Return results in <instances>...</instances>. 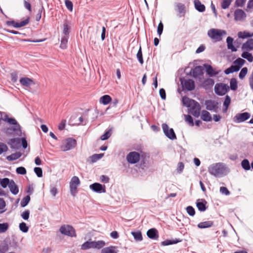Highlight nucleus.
Here are the masks:
<instances>
[{
    "label": "nucleus",
    "mask_w": 253,
    "mask_h": 253,
    "mask_svg": "<svg viewBox=\"0 0 253 253\" xmlns=\"http://www.w3.org/2000/svg\"><path fill=\"white\" fill-rule=\"evenodd\" d=\"M209 172L212 175L216 177H222L227 175L229 172V169L225 164L222 163H217L210 165L208 168Z\"/></svg>",
    "instance_id": "1"
},
{
    "label": "nucleus",
    "mask_w": 253,
    "mask_h": 253,
    "mask_svg": "<svg viewBox=\"0 0 253 253\" xmlns=\"http://www.w3.org/2000/svg\"><path fill=\"white\" fill-rule=\"evenodd\" d=\"M227 35L225 30L212 28L208 31V36L214 42L221 41L223 37Z\"/></svg>",
    "instance_id": "2"
},
{
    "label": "nucleus",
    "mask_w": 253,
    "mask_h": 253,
    "mask_svg": "<svg viewBox=\"0 0 253 253\" xmlns=\"http://www.w3.org/2000/svg\"><path fill=\"white\" fill-rule=\"evenodd\" d=\"M105 245V242L102 240H99L97 241L88 240L82 245L81 249L83 250H88L90 249L99 250L104 247Z\"/></svg>",
    "instance_id": "3"
},
{
    "label": "nucleus",
    "mask_w": 253,
    "mask_h": 253,
    "mask_svg": "<svg viewBox=\"0 0 253 253\" xmlns=\"http://www.w3.org/2000/svg\"><path fill=\"white\" fill-rule=\"evenodd\" d=\"M77 145L76 140L73 138H68L62 141L60 148L63 151L73 149Z\"/></svg>",
    "instance_id": "4"
},
{
    "label": "nucleus",
    "mask_w": 253,
    "mask_h": 253,
    "mask_svg": "<svg viewBox=\"0 0 253 253\" xmlns=\"http://www.w3.org/2000/svg\"><path fill=\"white\" fill-rule=\"evenodd\" d=\"M59 231L61 233L65 235L75 237L77 236L74 228L69 225H64L61 226L60 228Z\"/></svg>",
    "instance_id": "5"
},
{
    "label": "nucleus",
    "mask_w": 253,
    "mask_h": 253,
    "mask_svg": "<svg viewBox=\"0 0 253 253\" xmlns=\"http://www.w3.org/2000/svg\"><path fill=\"white\" fill-rule=\"evenodd\" d=\"M229 89V86L223 83L216 84L214 86L215 93L220 96L225 94Z\"/></svg>",
    "instance_id": "6"
},
{
    "label": "nucleus",
    "mask_w": 253,
    "mask_h": 253,
    "mask_svg": "<svg viewBox=\"0 0 253 253\" xmlns=\"http://www.w3.org/2000/svg\"><path fill=\"white\" fill-rule=\"evenodd\" d=\"M80 183V181L78 177L73 176L70 182V189L71 195L75 196L77 193V189Z\"/></svg>",
    "instance_id": "7"
},
{
    "label": "nucleus",
    "mask_w": 253,
    "mask_h": 253,
    "mask_svg": "<svg viewBox=\"0 0 253 253\" xmlns=\"http://www.w3.org/2000/svg\"><path fill=\"white\" fill-rule=\"evenodd\" d=\"M162 129L166 136L171 140L176 139V136L173 129L169 128L168 125L166 124H163Z\"/></svg>",
    "instance_id": "8"
},
{
    "label": "nucleus",
    "mask_w": 253,
    "mask_h": 253,
    "mask_svg": "<svg viewBox=\"0 0 253 253\" xmlns=\"http://www.w3.org/2000/svg\"><path fill=\"white\" fill-rule=\"evenodd\" d=\"M251 115L248 112L237 114L233 118V121L236 123H241L248 120Z\"/></svg>",
    "instance_id": "9"
},
{
    "label": "nucleus",
    "mask_w": 253,
    "mask_h": 253,
    "mask_svg": "<svg viewBox=\"0 0 253 253\" xmlns=\"http://www.w3.org/2000/svg\"><path fill=\"white\" fill-rule=\"evenodd\" d=\"M140 159V154L137 152H131L126 156V160L130 164H135L137 163Z\"/></svg>",
    "instance_id": "10"
},
{
    "label": "nucleus",
    "mask_w": 253,
    "mask_h": 253,
    "mask_svg": "<svg viewBox=\"0 0 253 253\" xmlns=\"http://www.w3.org/2000/svg\"><path fill=\"white\" fill-rule=\"evenodd\" d=\"M89 188L93 191L98 193H105L106 187L104 185H102L99 183H94L89 185Z\"/></svg>",
    "instance_id": "11"
},
{
    "label": "nucleus",
    "mask_w": 253,
    "mask_h": 253,
    "mask_svg": "<svg viewBox=\"0 0 253 253\" xmlns=\"http://www.w3.org/2000/svg\"><path fill=\"white\" fill-rule=\"evenodd\" d=\"M205 104L207 110L217 112L218 108L217 102L212 100H208L205 101Z\"/></svg>",
    "instance_id": "12"
},
{
    "label": "nucleus",
    "mask_w": 253,
    "mask_h": 253,
    "mask_svg": "<svg viewBox=\"0 0 253 253\" xmlns=\"http://www.w3.org/2000/svg\"><path fill=\"white\" fill-rule=\"evenodd\" d=\"M29 23V18H27L24 20L20 22H17L13 20L12 21H7L6 22V24L8 26H12L13 27L16 28H21L23 26L27 25Z\"/></svg>",
    "instance_id": "13"
},
{
    "label": "nucleus",
    "mask_w": 253,
    "mask_h": 253,
    "mask_svg": "<svg viewBox=\"0 0 253 253\" xmlns=\"http://www.w3.org/2000/svg\"><path fill=\"white\" fill-rule=\"evenodd\" d=\"M181 84L184 89L187 90H192L195 88V83L191 79L181 80Z\"/></svg>",
    "instance_id": "14"
},
{
    "label": "nucleus",
    "mask_w": 253,
    "mask_h": 253,
    "mask_svg": "<svg viewBox=\"0 0 253 253\" xmlns=\"http://www.w3.org/2000/svg\"><path fill=\"white\" fill-rule=\"evenodd\" d=\"M190 113L195 117H198L200 115L201 106L196 101L190 106Z\"/></svg>",
    "instance_id": "15"
},
{
    "label": "nucleus",
    "mask_w": 253,
    "mask_h": 253,
    "mask_svg": "<svg viewBox=\"0 0 253 253\" xmlns=\"http://www.w3.org/2000/svg\"><path fill=\"white\" fill-rule=\"evenodd\" d=\"M204 67L206 69V73L210 77L215 76L219 73V71L213 69L210 65L205 64Z\"/></svg>",
    "instance_id": "16"
},
{
    "label": "nucleus",
    "mask_w": 253,
    "mask_h": 253,
    "mask_svg": "<svg viewBox=\"0 0 253 253\" xmlns=\"http://www.w3.org/2000/svg\"><path fill=\"white\" fill-rule=\"evenodd\" d=\"M246 17V14L242 9H237L234 12V19L235 20L242 21Z\"/></svg>",
    "instance_id": "17"
},
{
    "label": "nucleus",
    "mask_w": 253,
    "mask_h": 253,
    "mask_svg": "<svg viewBox=\"0 0 253 253\" xmlns=\"http://www.w3.org/2000/svg\"><path fill=\"white\" fill-rule=\"evenodd\" d=\"M0 115L1 119L4 121L7 122L9 124L13 125V126L19 125L15 119L8 118L7 115L5 113L0 112Z\"/></svg>",
    "instance_id": "18"
},
{
    "label": "nucleus",
    "mask_w": 253,
    "mask_h": 253,
    "mask_svg": "<svg viewBox=\"0 0 253 253\" xmlns=\"http://www.w3.org/2000/svg\"><path fill=\"white\" fill-rule=\"evenodd\" d=\"M19 132H21L20 125L13 126L4 128V132L9 135L12 134L14 132L18 134Z\"/></svg>",
    "instance_id": "19"
},
{
    "label": "nucleus",
    "mask_w": 253,
    "mask_h": 253,
    "mask_svg": "<svg viewBox=\"0 0 253 253\" xmlns=\"http://www.w3.org/2000/svg\"><path fill=\"white\" fill-rule=\"evenodd\" d=\"M8 144L12 149H18L20 147L21 140L20 138H12L9 140Z\"/></svg>",
    "instance_id": "20"
},
{
    "label": "nucleus",
    "mask_w": 253,
    "mask_h": 253,
    "mask_svg": "<svg viewBox=\"0 0 253 253\" xmlns=\"http://www.w3.org/2000/svg\"><path fill=\"white\" fill-rule=\"evenodd\" d=\"M242 49L244 51H251L253 49V39H250L242 46Z\"/></svg>",
    "instance_id": "21"
},
{
    "label": "nucleus",
    "mask_w": 253,
    "mask_h": 253,
    "mask_svg": "<svg viewBox=\"0 0 253 253\" xmlns=\"http://www.w3.org/2000/svg\"><path fill=\"white\" fill-rule=\"evenodd\" d=\"M119 250L117 246H110L102 249L101 253H118Z\"/></svg>",
    "instance_id": "22"
},
{
    "label": "nucleus",
    "mask_w": 253,
    "mask_h": 253,
    "mask_svg": "<svg viewBox=\"0 0 253 253\" xmlns=\"http://www.w3.org/2000/svg\"><path fill=\"white\" fill-rule=\"evenodd\" d=\"M207 202L203 199H198L196 202V206L198 210L201 211H204L206 210V206Z\"/></svg>",
    "instance_id": "23"
},
{
    "label": "nucleus",
    "mask_w": 253,
    "mask_h": 253,
    "mask_svg": "<svg viewBox=\"0 0 253 253\" xmlns=\"http://www.w3.org/2000/svg\"><path fill=\"white\" fill-rule=\"evenodd\" d=\"M203 73V68L200 66L195 67L191 72L192 76L195 78H197L202 75Z\"/></svg>",
    "instance_id": "24"
},
{
    "label": "nucleus",
    "mask_w": 253,
    "mask_h": 253,
    "mask_svg": "<svg viewBox=\"0 0 253 253\" xmlns=\"http://www.w3.org/2000/svg\"><path fill=\"white\" fill-rule=\"evenodd\" d=\"M148 237L152 239H157L159 237L158 231L155 228H152L148 230L147 232Z\"/></svg>",
    "instance_id": "25"
},
{
    "label": "nucleus",
    "mask_w": 253,
    "mask_h": 253,
    "mask_svg": "<svg viewBox=\"0 0 253 253\" xmlns=\"http://www.w3.org/2000/svg\"><path fill=\"white\" fill-rule=\"evenodd\" d=\"M201 118L203 121L205 122H210L212 120L210 113L206 110H203L202 111Z\"/></svg>",
    "instance_id": "26"
},
{
    "label": "nucleus",
    "mask_w": 253,
    "mask_h": 253,
    "mask_svg": "<svg viewBox=\"0 0 253 253\" xmlns=\"http://www.w3.org/2000/svg\"><path fill=\"white\" fill-rule=\"evenodd\" d=\"M9 188L10 189V192L14 195H16L18 194L19 192V189L14 182V181L12 180L10 181V183L9 185Z\"/></svg>",
    "instance_id": "27"
},
{
    "label": "nucleus",
    "mask_w": 253,
    "mask_h": 253,
    "mask_svg": "<svg viewBox=\"0 0 253 253\" xmlns=\"http://www.w3.org/2000/svg\"><path fill=\"white\" fill-rule=\"evenodd\" d=\"M194 3L196 9L198 11L202 12L205 10V5L199 0H194Z\"/></svg>",
    "instance_id": "28"
},
{
    "label": "nucleus",
    "mask_w": 253,
    "mask_h": 253,
    "mask_svg": "<svg viewBox=\"0 0 253 253\" xmlns=\"http://www.w3.org/2000/svg\"><path fill=\"white\" fill-rule=\"evenodd\" d=\"M231 103V98L229 95H226L223 104V112L226 113Z\"/></svg>",
    "instance_id": "29"
},
{
    "label": "nucleus",
    "mask_w": 253,
    "mask_h": 253,
    "mask_svg": "<svg viewBox=\"0 0 253 253\" xmlns=\"http://www.w3.org/2000/svg\"><path fill=\"white\" fill-rule=\"evenodd\" d=\"M196 102L194 100L190 99L188 97L184 96L182 97V102L184 106L190 107Z\"/></svg>",
    "instance_id": "30"
},
{
    "label": "nucleus",
    "mask_w": 253,
    "mask_h": 253,
    "mask_svg": "<svg viewBox=\"0 0 253 253\" xmlns=\"http://www.w3.org/2000/svg\"><path fill=\"white\" fill-rule=\"evenodd\" d=\"M213 225V222L212 221H206L199 223L197 226L201 229L211 227Z\"/></svg>",
    "instance_id": "31"
},
{
    "label": "nucleus",
    "mask_w": 253,
    "mask_h": 253,
    "mask_svg": "<svg viewBox=\"0 0 253 253\" xmlns=\"http://www.w3.org/2000/svg\"><path fill=\"white\" fill-rule=\"evenodd\" d=\"M112 101V98L108 95H104L100 97L99 102L103 105H107Z\"/></svg>",
    "instance_id": "32"
},
{
    "label": "nucleus",
    "mask_w": 253,
    "mask_h": 253,
    "mask_svg": "<svg viewBox=\"0 0 253 253\" xmlns=\"http://www.w3.org/2000/svg\"><path fill=\"white\" fill-rule=\"evenodd\" d=\"M20 83L24 86H29L33 83V81L28 78H22L20 80Z\"/></svg>",
    "instance_id": "33"
},
{
    "label": "nucleus",
    "mask_w": 253,
    "mask_h": 253,
    "mask_svg": "<svg viewBox=\"0 0 253 253\" xmlns=\"http://www.w3.org/2000/svg\"><path fill=\"white\" fill-rule=\"evenodd\" d=\"M233 39L230 37H227L226 42L227 43L228 48L231 49L232 51H237V49L233 44Z\"/></svg>",
    "instance_id": "34"
},
{
    "label": "nucleus",
    "mask_w": 253,
    "mask_h": 253,
    "mask_svg": "<svg viewBox=\"0 0 253 253\" xmlns=\"http://www.w3.org/2000/svg\"><path fill=\"white\" fill-rule=\"evenodd\" d=\"M240 70V67H236L235 64L232 65L229 68H227L224 71V73L226 75L232 73L233 72H237Z\"/></svg>",
    "instance_id": "35"
},
{
    "label": "nucleus",
    "mask_w": 253,
    "mask_h": 253,
    "mask_svg": "<svg viewBox=\"0 0 253 253\" xmlns=\"http://www.w3.org/2000/svg\"><path fill=\"white\" fill-rule=\"evenodd\" d=\"M249 51H245L241 54V56L246 59L249 62H252L253 61V55L248 52Z\"/></svg>",
    "instance_id": "36"
},
{
    "label": "nucleus",
    "mask_w": 253,
    "mask_h": 253,
    "mask_svg": "<svg viewBox=\"0 0 253 253\" xmlns=\"http://www.w3.org/2000/svg\"><path fill=\"white\" fill-rule=\"evenodd\" d=\"M238 36L239 38L241 39H246L249 37H253V32L251 34L247 31L239 32L238 33Z\"/></svg>",
    "instance_id": "37"
},
{
    "label": "nucleus",
    "mask_w": 253,
    "mask_h": 253,
    "mask_svg": "<svg viewBox=\"0 0 253 253\" xmlns=\"http://www.w3.org/2000/svg\"><path fill=\"white\" fill-rule=\"evenodd\" d=\"M131 233L133 236L134 239L135 240V241H141L142 240V236L140 231H132Z\"/></svg>",
    "instance_id": "38"
},
{
    "label": "nucleus",
    "mask_w": 253,
    "mask_h": 253,
    "mask_svg": "<svg viewBox=\"0 0 253 253\" xmlns=\"http://www.w3.org/2000/svg\"><path fill=\"white\" fill-rule=\"evenodd\" d=\"M104 156L103 153L101 154H95L89 157V159L90 160V161L91 163H93L96 162L97 161L99 160V159H101L103 156Z\"/></svg>",
    "instance_id": "39"
},
{
    "label": "nucleus",
    "mask_w": 253,
    "mask_h": 253,
    "mask_svg": "<svg viewBox=\"0 0 253 253\" xmlns=\"http://www.w3.org/2000/svg\"><path fill=\"white\" fill-rule=\"evenodd\" d=\"M180 241L178 239H174V240H166L163 241L161 243L163 246H168L172 244H176L179 242Z\"/></svg>",
    "instance_id": "40"
},
{
    "label": "nucleus",
    "mask_w": 253,
    "mask_h": 253,
    "mask_svg": "<svg viewBox=\"0 0 253 253\" xmlns=\"http://www.w3.org/2000/svg\"><path fill=\"white\" fill-rule=\"evenodd\" d=\"M21 156V154L20 152H16L14 154H12L11 155L7 157V159L9 161H13L15 160L18 158H19Z\"/></svg>",
    "instance_id": "41"
},
{
    "label": "nucleus",
    "mask_w": 253,
    "mask_h": 253,
    "mask_svg": "<svg viewBox=\"0 0 253 253\" xmlns=\"http://www.w3.org/2000/svg\"><path fill=\"white\" fill-rule=\"evenodd\" d=\"M230 87L232 90H236L237 89V81L236 79L232 78L230 80Z\"/></svg>",
    "instance_id": "42"
},
{
    "label": "nucleus",
    "mask_w": 253,
    "mask_h": 253,
    "mask_svg": "<svg viewBox=\"0 0 253 253\" xmlns=\"http://www.w3.org/2000/svg\"><path fill=\"white\" fill-rule=\"evenodd\" d=\"M241 166L246 170H248L251 168L250 162L247 159H244L242 161Z\"/></svg>",
    "instance_id": "43"
},
{
    "label": "nucleus",
    "mask_w": 253,
    "mask_h": 253,
    "mask_svg": "<svg viewBox=\"0 0 253 253\" xmlns=\"http://www.w3.org/2000/svg\"><path fill=\"white\" fill-rule=\"evenodd\" d=\"M10 183V181H9V179L7 178L0 179V184L4 188H6L7 186H9Z\"/></svg>",
    "instance_id": "44"
},
{
    "label": "nucleus",
    "mask_w": 253,
    "mask_h": 253,
    "mask_svg": "<svg viewBox=\"0 0 253 253\" xmlns=\"http://www.w3.org/2000/svg\"><path fill=\"white\" fill-rule=\"evenodd\" d=\"M232 0H223L221 3V6L222 9H226L229 7Z\"/></svg>",
    "instance_id": "45"
},
{
    "label": "nucleus",
    "mask_w": 253,
    "mask_h": 253,
    "mask_svg": "<svg viewBox=\"0 0 253 253\" xmlns=\"http://www.w3.org/2000/svg\"><path fill=\"white\" fill-rule=\"evenodd\" d=\"M245 61L241 58H238L235 61H234L233 64H235L236 67H240V69L241 67L244 64Z\"/></svg>",
    "instance_id": "46"
},
{
    "label": "nucleus",
    "mask_w": 253,
    "mask_h": 253,
    "mask_svg": "<svg viewBox=\"0 0 253 253\" xmlns=\"http://www.w3.org/2000/svg\"><path fill=\"white\" fill-rule=\"evenodd\" d=\"M9 228V224L7 222L0 223V234L5 232Z\"/></svg>",
    "instance_id": "47"
},
{
    "label": "nucleus",
    "mask_w": 253,
    "mask_h": 253,
    "mask_svg": "<svg viewBox=\"0 0 253 253\" xmlns=\"http://www.w3.org/2000/svg\"><path fill=\"white\" fill-rule=\"evenodd\" d=\"M68 37L64 36L61 41L60 47L62 49H66L67 47Z\"/></svg>",
    "instance_id": "48"
},
{
    "label": "nucleus",
    "mask_w": 253,
    "mask_h": 253,
    "mask_svg": "<svg viewBox=\"0 0 253 253\" xmlns=\"http://www.w3.org/2000/svg\"><path fill=\"white\" fill-rule=\"evenodd\" d=\"M30 201V197L29 195L26 196L21 201L20 205L22 207H26Z\"/></svg>",
    "instance_id": "49"
},
{
    "label": "nucleus",
    "mask_w": 253,
    "mask_h": 253,
    "mask_svg": "<svg viewBox=\"0 0 253 253\" xmlns=\"http://www.w3.org/2000/svg\"><path fill=\"white\" fill-rule=\"evenodd\" d=\"M137 58L139 61V62L142 64L143 63V59L142 57V50H141V47H139V49L137 52V53L136 54Z\"/></svg>",
    "instance_id": "50"
},
{
    "label": "nucleus",
    "mask_w": 253,
    "mask_h": 253,
    "mask_svg": "<svg viewBox=\"0 0 253 253\" xmlns=\"http://www.w3.org/2000/svg\"><path fill=\"white\" fill-rule=\"evenodd\" d=\"M19 229L22 232L24 233H27L28 231L29 227L27 226L25 222H23L20 223Z\"/></svg>",
    "instance_id": "51"
},
{
    "label": "nucleus",
    "mask_w": 253,
    "mask_h": 253,
    "mask_svg": "<svg viewBox=\"0 0 253 253\" xmlns=\"http://www.w3.org/2000/svg\"><path fill=\"white\" fill-rule=\"evenodd\" d=\"M247 72H248V69L247 67H244L243 68H242L239 73V78L241 79H243L245 78V77L246 76V75H247Z\"/></svg>",
    "instance_id": "52"
},
{
    "label": "nucleus",
    "mask_w": 253,
    "mask_h": 253,
    "mask_svg": "<svg viewBox=\"0 0 253 253\" xmlns=\"http://www.w3.org/2000/svg\"><path fill=\"white\" fill-rule=\"evenodd\" d=\"M65 5L67 8L70 11H73V5L72 2L70 0H65Z\"/></svg>",
    "instance_id": "53"
},
{
    "label": "nucleus",
    "mask_w": 253,
    "mask_h": 253,
    "mask_svg": "<svg viewBox=\"0 0 253 253\" xmlns=\"http://www.w3.org/2000/svg\"><path fill=\"white\" fill-rule=\"evenodd\" d=\"M186 211L188 214L190 216H194L195 214V210L192 206H188L186 208Z\"/></svg>",
    "instance_id": "54"
},
{
    "label": "nucleus",
    "mask_w": 253,
    "mask_h": 253,
    "mask_svg": "<svg viewBox=\"0 0 253 253\" xmlns=\"http://www.w3.org/2000/svg\"><path fill=\"white\" fill-rule=\"evenodd\" d=\"M16 171L18 174H25L26 173V170L25 168L23 167H20L16 169Z\"/></svg>",
    "instance_id": "55"
},
{
    "label": "nucleus",
    "mask_w": 253,
    "mask_h": 253,
    "mask_svg": "<svg viewBox=\"0 0 253 253\" xmlns=\"http://www.w3.org/2000/svg\"><path fill=\"white\" fill-rule=\"evenodd\" d=\"M34 172L39 177H41L42 176V171L41 168L36 167L34 168Z\"/></svg>",
    "instance_id": "56"
},
{
    "label": "nucleus",
    "mask_w": 253,
    "mask_h": 253,
    "mask_svg": "<svg viewBox=\"0 0 253 253\" xmlns=\"http://www.w3.org/2000/svg\"><path fill=\"white\" fill-rule=\"evenodd\" d=\"M30 211L29 210L25 211L21 213V217L24 220H28L29 218Z\"/></svg>",
    "instance_id": "57"
},
{
    "label": "nucleus",
    "mask_w": 253,
    "mask_h": 253,
    "mask_svg": "<svg viewBox=\"0 0 253 253\" xmlns=\"http://www.w3.org/2000/svg\"><path fill=\"white\" fill-rule=\"evenodd\" d=\"M164 26L162 22L159 24L158 28H157V33L159 35V37L161 36L163 33Z\"/></svg>",
    "instance_id": "58"
},
{
    "label": "nucleus",
    "mask_w": 253,
    "mask_h": 253,
    "mask_svg": "<svg viewBox=\"0 0 253 253\" xmlns=\"http://www.w3.org/2000/svg\"><path fill=\"white\" fill-rule=\"evenodd\" d=\"M111 136L110 130L107 131L104 134L101 135L100 138L102 140H105L108 139Z\"/></svg>",
    "instance_id": "59"
},
{
    "label": "nucleus",
    "mask_w": 253,
    "mask_h": 253,
    "mask_svg": "<svg viewBox=\"0 0 253 253\" xmlns=\"http://www.w3.org/2000/svg\"><path fill=\"white\" fill-rule=\"evenodd\" d=\"M185 121L188 122L190 126H193L194 123L192 117L190 115H185Z\"/></svg>",
    "instance_id": "60"
},
{
    "label": "nucleus",
    "mask_w": 253,
    "mask_h": 253,
    "mask_svg": "<svg viewBox=\"0 0 253 253\" xmlns=\"http://www.w3.org/2000/svg\"><path fill=\"white\" fill-rule=\"evenodd\" d=\"M176 7L180 13H182L185 10V5L181 3H178L176 4Z\"/></svg>",
    "instance_id": "61"
},
{
    "label": "nucleus",
    "mask_w": 253,
    "mask_h": 253,
    "mask_svg": "<svg viewBox=\"0 0 253 253\" xmlns=\"http://www.w3.org/2000/svg\"><path fill=\"white\" fill-rule=\"evenodd\" d=\"M184 165L182 162H179L178 164V167L177 168V172L179 173H181L184 169Z\"/></svg>",
    "instance_id": "62"
},
{
    "label": "nucleus",
    "mask_w": 253,
    "mask_h": 253,
    "mask_svg": "<svg viewBox=\"0 0 253 253\" xmlns=\"http://www.w3.org/2000/svg\"><path fill=\"white\" fill-rule=\"evenodd\" d=\"M220 192L225 195H229L230 194V192L225 187H221L220 188Z\"/></svg>",
    "instance_id": "63"
},
{
    "label": "nucleus",
    "mask_w": 253,
    "mask_h": 253,
    "mask_svg": "<svg viewBox=\"0 0 253 253\" xmlns=\"http://www.w3.org/2000/svg\"><path fill=\"white\" fill-rule=\"evenodd\" d=\"M100 180L103 183H107L109 182V178L105 175H102L100 177Z\"/></svg>",
    "instance_id": "64"
}]
</instances>
